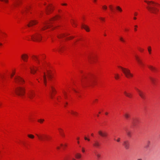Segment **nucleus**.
<instances>
[{"instance_id":"obj_1","label":"nucleus","mask_w":160,"mask_h":160,"mask_svg":"<svg viewBox=\"0 0 160 160\" xmlns=\"http://www.w3.org/2000/svg\"><path fill=\"white\" fill-rule=\"evenodd\" d=\"M45 57L44 55L38 56H33L32 58L36 65L34 66L28 62L25 65V67L29 68L32 73L36 74V77L38 82L43 83L47 86L48 81L51 80L53 76L50 67L48 64L42 60L45 58Z\"/></svg>"},{"instance_id":"obj_2","label":"nucleus","mask_w":160,"mask_h":160,"mask_svg":"<svg viewBox=\"0 0 160 160\" xmlns=\"http://www.w3.org/2000/svg\"><path fill=\"white\" fill-rule=\"evenodd\" d=\"M73 92L76 93L78 92V91L76 90L75 86L67 87L63 89L62 91V96H59L56 99L54 102H60L63 104L64 107L68 104V101L70 99V93Z\"/></svg>"},{"instance_id":"obj_3","label":"nucleus","mask_w":160,"mask_h":160,"mask_svg":"<svg viewBox=\"0 0 160 160\" xmlns=\"http://www.w3.org/2000/svg\"><path fill=\"white\" fill-rule=\"evenodd\" d=\"M38 23L37 21L35 20H32L29 21L27 25L30 29L33 30L32 32L30 33V35L28 38L31 39L34 41L39 42L42 39V37L41 36L39 32L36 29H33L31 28V27L36 24Z\"/></svg>"},{"instance_id":"obj_4","label":"nucleus","mask_w":160,"mask_h":160,"mask_svg":"<svg viewBox=\"0 0 160 160\" xmlns=\"http://www.w3.org/2000/svg\"><path fill=\"white\" fill-rule=\"evenodd\" d=\"M94 77L91 74L83 73L79 85H76L75 87L78 88L80 85L84 87L91 85L94 82Z\"/></svg>"},{"instance_id":"obj_5","label":"nucleus","mask_w":160,"mask_h":160,"mask_svg":"<svg viewBox=\"0 0 160 160\" xmlns=\"http://www.w3.org/2000/svg\"><path fill=\"white\" fill-rule=\"evenodd\" d=\"M15 72L13 71L12 73L8 74H0V78L2 81L7 80L9 78H11L13 81L16 83L23 84L24 82V81L21 78L18 76H14Z\"/></svg>"},{"instance_id":"obj_6","label":"nucleus","mask_w":160,"mask_h":160,"mask_svg":"<svg viewBox=\"0 0 160 160\" xmlns=\"http://www.w3.org/2000/svg\"><path fill=\"white\" fill-rule=\"evenodd\" d=\"M14 92L17 95L23 96H27L31 99H32L35 97V94L34 91L32 90H30L26 94L25 92L24 88L22 87H18L14 88Z\"/></svg>"},{"instance_id":"obj_7","label":"nucleus","mask_w":160,"mask_h":160,"mask_svg":"<svg viewBox=\"0 0 160 160\" xmlns=\"http://www.w3.org/2000/svg\"><path fill=\"white\" fill-rule=\"evenodd\" d=\"M144 2L147 3L148 6L146 7V8L150 12L156 14L158 11L159 4L153 1H145Z\"/></svg>"},{"instance_id":"obj_8","label":"nucleus","mask_w":160,"mask_h":160,"mask_svg":"<svg viewBox=\"0 0 160 160\" xmlns=\"http://www.w3.org/2000/svg\"><path fill=\"white\" fill-rule=\"evenodd\" d=\"M60 18V17L59 15H57L55 17H53L49 21L46 22L41 29L43 30L48 28H51L52 29H54L56 27L52 25L53 22H55L56 20Z\"/></svg>"},{"instance_id":"obj_9","label":"nucleus","mask_w":160,"mask_h":160,"mask_svg":"<svg viewBox=\"0 0 160 160\" xmlns=\"http://www.w3.org/2000/svg\"><path fill=\"white\" fill-rule=\"evenodd\" d=\"M119 68L122 70L127 78H130L133 77V74L131 73L129 69L121 67H119Z\"/></svg>"},{"instance_id":"obj_10","label":"nucleus","mask_w":160,"mask_h":160,"mask_svg":"<svg viewBox=\"0 0 160 160\" xmlns=\"http://www.w3.org/2000/svg\"><path fill=\"white\" fill-rule=\"evenodd\" d=\"M58 38L60 40V42H61V41H64L66 40H69L72 39L73 38V37L72 36H68V35L67 34H62L57 36Z\"/></svg>"},{"instance_id":"obj_11","label":"nucleus","mask_w":160,"mask_h":160,"mask_svg":"<svg viewBox=\"0 0 160 160\" xmlns=\"http://www.w3.org/2000/svg\"><path fill=\"white\" fill-rule=\"evenodd\" d=\"M12 4L10 5L9 7L12 8H17L19 7L22 3V0H13Z\"/></svg>"},{"instance_id":"obj_12","label":"nucleus","mask_w":160,"mask_h":160,"mask_svg":"<svg viewBox=\"0 0 160 160\" xmlns=\"http://www.w3.org/2000/svg\"><path fill=\"white\" fill-rule=\"evenodd\" d=\"M47 90L49 92L50 96L51 98L53 99L52 93L55 92V90L52 84H48V86L47 88Z\"/></svg>"},{"instance_id":"obj_13","label":"nucleus","mask_w":160,"mask_h":160,"mask_svg":"<svg viewBox=\"0 0 160 160\" xmlns=\"http://www.w3.org/2000/svg\"><path fill=\"white\" fill-rule=\"evenodd\" d=\"M31 9V6L30 5L25 6L22 7L20 9V12L23 15L25 14L27 12H28Z\"/></svg>"},{"instance_id":"obj_14","label":"nucleus","mask_w":160,"mask_h":160,"mask_svg":"<svg viewBox=\"0 0 160 160\" xmlns=\"http://www.w3.org/2000/svg\"><path fill=\"white\" fill-rule=\"evenodd\" d=\"M44 5L45 6V12L47 14L51 12L53 9V7L51 4H49L47 5L45 4Z\"/></svg>"},{"instance_id":"obj_15","label":"nucleus","mask_w":160,"mask_h":160,"mask_svg":"<svg viewBox=\"0 0 160 160\" xmlns=\"http://www.w3.org/2000/svg\"><path fill=\"white\" fill-rule=\"evenodd\" d=\"M92 146L96 148H99L101 146V142L98 140H95L92 143Z\"/></svg>"},{"instance_id":"obj_16","label":"nucleus","mask_w":160,"mask_h":160,"mask_svg":"<svg viewBox=\"0 0 160 160\" xmlns=\"http://www.w3.org/2000/svg\"><path fill=\"white\" fill-rule=\"evenodd\" d=\"M135 89L138 92V94L142 98V99H144L145 98V93L143 92V91L140 90L138 88H136V87H135Z\"/></svg>"},{"instance_id":"obj_17","label":"nucleus","mask_w":160,"mask_h":160,"mask_svg":"<svg viewBox=\"0 0 160 160\" xmlns=\"http://www.w3.org/2000/svg\"><path fill=\"white\" fill-rule=\"evenodd\" d=\"M134 56L135 59L140 65V66L141 68H143L145 66L144 64L142 62V61L139 58V57L137 55L134 54Z\"/></svg>"},{"instance_id":"obj_18","label":"nucleus","mask_w":160,"mask_h":160,"mask_svg":"<svg viewBox=\"0 0 160 160\" xmlns=\"http://www.w3.org/2000/svg\"><path fill=\"white\" fill-rule=\"evenodd\" d=\"M36 135L38 138V139L41 141H44V139H48L49 137L48 136L43 134L39 135L37 134H36Z\"/></svg>"},{"instance_id":"obj_19","label":"nucleus","mask_w":160,"mask_h":160,"mask_svg":"<svg viewBox=\"0 0 160 160\" xmlns=\"http://www.w3.org/2000/svg\"><path fill=\"white\" fill-rule=\"evenodd\" d=\"M122 145L126 149H128L129 148V142L128 140H124L122 143Z\"/></svg>"},{"instance_id":"obj_20","label":"nucleus","mask_w":160,"mask_h":160,"mask_svg":"<svg viewBox=\"0 0 160 160\" xmlns=\"http://www.w3.org/2000/svg\"><path fill=\"white\" fill-rule=\"evenodd\" d=\"M6 36V34L4 33L0 32V46L2 45V44L1 42L3 40L4 38Z\"/></svg>"},{"instance_id":"obj_21","label":"nucleus","mask_w":160,"mask_h":160,"mask_svg":"<svg viewBox=\"0 0 160 160\" xmlns=\"http://www.w3.org/2000/svg\"><path fill=\"white\" fill-rule=\"evenodd\" d=\"M64 160H76L71 154L66 155L64 158Z\"/></svg>"},{"instance_id":"obj_22","label":"nucleus","mask_w":160,"mask_h":160,"mask_svg":"<svg viewBox=\"0 0 160 160\" xmlns=\"http://www.w3.org/2000/svg\"><path fill=\"white\" fill-rule=\"evenodd\" d=\"M87 57L88 59L90 61L94 60L95 58V55L91 53L89 54Z\"/></svg>"},{"instance_id":"obj_23","label":"nucleus","mask_w":160,"mask_h":160,"mask_svg":"<svg viewBox=\"0 0 160 160\" xmlns=\"http://www.w3.org/2000/svg\"><path fill=\"white\" fill-rule=\"evenodd\" d=\"M98 133L102 137H106L108 135L107 132L105 131H99L98 132Z\"/></svg>"},{"instance_id":"obj_24","label":"nucleus","mask_w":160,"mask_h":160,"mask_svg":"<svg viewBox=\"0 0 160 160\" xmlns=\"http://www.w3.org/2000/svg\"><path fill=\"white\" fill-rule=\"evenodd\" d=\"M21 58L24 62H27L28 57L27 55L23 54L21 56Z\"/></svg>"},{"instance_id":"obj_25","label":"nucleus","mask_w":160,"mask_h":160,"mask_svg":"<svg viewBox=\"0 0 160 160\" xmlns=\"http://www.w3.org/2000/svg\"><path fill=\"white\" fill-rule=\"evenodd\" d=\"M139 122V119L137 118H134L132 120V122L133 125L135 126Z\"/></svg>"},{"instance_id":"obj_26","label":"nucleus","mask_w":160,"mask_h":160,"mask_svg":"<svg viewBox=\"0 0 160 160\" xmlns=\"http://www.w3.org/2000/svg\"><path fill=\"white\" fill-rule=\"evenodd\" d=\"M123 93L126 96L130 98L132 97V95L131 93H128L126 91H124Z\"/></svg>"},{"instance_id":"obj_27","label":"nucleus","mask_w":160,"mask_h":160,"mask_svg":"<svg viewBox=\"0 0 160 160\" xmlns=\"http://www.w3.org/2000/svg\"><path fill=\"white\" fill-rule=\"evenodd\" d=\"M148 67L150 70L153 72H155L157 71V69L152 66L148 65Z\"/></svg>"},{"instance_id":"obj_28","label":"nucleus","mask_w":160,"mask_h":160,"mask_svg":"<svg viewBox=\"0 0 160 160\" xmlns=\"http://www.w3.org/2000/svg\"><path fill=\"white\" fill-rule=\"evenodd\" d=\"M82 28L85 29L88 32L89 31V28L87 25L85 24H82Z\"/></svg>"},{"instance_id":"obj_29","label":"nucleus","mask_w":160,"mask_h":160,"mask_svg":"<svg viewBox=\"0 0 160 160\" xmlns=\"http://www.w3.org/2000/svg\"><path fill=\"white\" fill-rule=\"evenodd\" d=\"M149 78L152 83L153 84H155L156 81V79L152 77H150Z\"/></svg>"},{"instance_id":"obj_30","label":"nucleus","mask_w":160,"mask_h":160,"mask_svg":"<svg viewBox=\"0 0 160 160\" xmlns=\"http://www.w3.org/2000/svg\"><path fill=\"white\" fill-rule=\"evenodd\" d=\"M58 131L61 135L62 137H64V134L63 133V130L60 128H59L58 129Z\"/></svg>"},{"instance_id":"obj_31","label":"nucleus","mask_w":160,"mask_h":160,"mask_svg":"<svg viewBox=\"0 0 160 160\" xmlns=\"http://www.w3.org/2000/svg\"><path fill=\"white\" fill-rule=\"evenodd\" d=\"M124 116L126 119H128L130 117V114L129 113L126 112L124 114Z\"/></svg>"},{"instance_id":"obj_32","label":"nucleus","mask_w":160,"mask_h":160,"mask_svg":"<svg viewBox=\"0 0 160 160\" xmlns=\"http://www.w3.org/2000/svg\"><path fill=\"white\" fill-rule=\"evenodd\" d=\"M69 112L73 116H76L78 114V113L72 110L69 111Z\"/></svg>"},{"instance_id":"obj_33","label":"nucleus","mask_w":160,"mask_h":160,"mask_svg":"<svg viewBox=\"0 0 160 160\" xmlns=\"http://www.w3.org/2000/svg\"><path fill=\"white\" fill-rule=\"evenodd\" d=\"M150 141H148L146 143L145 148H148L149 147V145L150 144Z\"/></svg>"},{"instance_id":"obj_34","label":"nucleus","mask_w":160,"mask_h":160,"mask_svg":"<svg viewBox=\"0 0 160 160\" xmlns=\"http://www.w3.org/2000/svg\"><path fill=\"white\" fill-rule=\"evenodd\" d=\"M75 157L77 159H80L82 157V155L80 153H77L75 154Z\"/></svg>"},{"instance_id":"obj_35","label":"nucleus","mask_w":160,"mask_h":160,"mask_svg":"<svg viewBox=\"0 0 160 160\" xmlns=\"http://www.w3.org/2000/svg\"><path fill=\"white\" fill-rule=\"evenodd\" d=\"M64 49V48L63 47V46H62L58 48L57 49V50L59 52H62V51Z\"/></svg>"},{"instance_id":"obj_36","label":"nucleus","mask_w":160,"mask_h":160,"mask_svg":"<svg viewBox=\"0 0 160 160\" xmlns=\"http://www.w3.org/2000/svg\"><path fill=\"white\" fill-rule=\"evenodd\" d=\"M126 132L127 135L129 137H131V132L130 131L127 130L126 131Z\"/></svg>"},{"instance_id":"obj_37","label":"nucleus","mask_w":160,"mask_h":160,"mask_svg":"<svg viewBox=\"0 0 160 160\" xmlns=\"http://www.w3.org/2000/svg\"><path fill=\"white\" fill-rule=\"evenodd\" d=\"M148 52L150 54H151L152 48L151 46H149L148 48Z\"/></svg>"},{"instance_id":"obj_38","label":"nucleus","mask_w":160,"mask_h":160,"mask_svg":"<svg viewBox=\"0 0 160 160\" xmlns=\"http://www.w3.org/2000/svg\"><path fill=\"white\" fill-rule=\"evenodd\" d=\"M0 1L3 2V3L6 4H8V0H0Z\"/></svg>"},{"instance_id":"obj_39","label":"nucleus","mask_w":160,"mask_h":160,"mask_svg":"<svg viewBox=\"0 0 160 160\" xmlns=\"http://www.w3.org/2000/svg\"><path fill=\"white\" fill-rule=\"evenodd\" d=\"M116 9H117V10L118 11L120 12H121L122 11V8L120 7L119 6H117L116 7Z\"/></svg>"},{"instance_id":"obj_40","label":"nucleus","mask_w":160,"mask_h":160,"mask_svg":"<svg viewBox=\"0 0 160 160\" xmlns=\"http://www.w3.org/2000/svg\"><path fill=\"white\" fill-rule=\"evenodd\" d=\"M28 137L31 138H33L34 137V136L32 134H28Z\"/></svg>"},{"instance_id":"obj_41","label":"nucleus","mask_w":160,"mask_h":160,"mask_svg":"<svg viewBox=\"0 0 160 160\" xmlns=\"http://www.w3.org/2000/svg\"><path fill=\"white\" fill-rule=\"evenodd\" d=\"M60 146L63 149H64L67 146V145L66 144H61Z\"/></svg>"},{"instance_id":"obj_42","label":"nucleus","mask_w":160,"mask_h":160,"mask_svg":"<svg viewBox=\"0 0 160 160\" xmlns=\"http://www.w3.org/2000/svg\"><path fill=\"white\" fill-rule=\"evenodd\" d=\"M115 78L116 79H118L119 78V76L118 74H115Z\"/></svg>"},{"instance_id":"obj_43","label":"nucleus","mask_w":160,"mask_h":160,"mask_svg":"<svg viewBox=\"0 0 160 160\" xmlns=\"http://www.w3.org/2000/svg\"><path fill=\"white\" fill-rule=\"evenodd\" d=\"M44 121V119H38V121L42 123H43V121Z\"/></svg>"},{"instance_id":"obj_44","label":"nucleus","mask_w":160,"mask_h":160,"mask_svg":"<svg viewBox=\"0 0 160 160\" xmlns=\"http://www.w3.org/2000/svg\"><path fill=\"white\" fill-rule=\"evenodd\" d=\"M134 30L135 32H136L137 31V28H138V26L137 25H135L134 26Z\"/></svg>"},{"instance_id":"obj_45","label":"nucleus","mask_w":160,"mask_h":160,"mask_svg":"<svg viewBox=\"0 0 160 160\" xmlns=\"http://www.w3.org/2000/svg\"><path fill=\"white\" fill-rule=\"evenodd\" d=\"M81 151L82 153H84L85 152V148L84 147L81 148Z\"/></svg>"},{"instance_id":"obj_46","label":"nucleus","mask_w":160,"mask_h":160,"mask_svg":"<svg viewBox=\"0 0 160 160\" xmlns=\"http://www.w3.org/2000/svg\"><path fill=\"white\" fill-rule=\"evenodd\" d=\"M95 153L96 154V156L97 157V158L98 159H99L100 158V157H101L100 154H97L96 153Z\"/></svg>"},{"instance_id":"obj_47","label":"nucleus","mask_w":160,"mask_h":160,"mask_svg":"<svg viewBox=\"0 0 160 160\" xmlns=\"http://www.w3.org/2000/svg\"><path fill=\"white\" fill-rule=\"evenodd\" d=\"M119 39L122 42H125V40L123 39V38L122 37H120Z\"/></svg>"},{"instance_id":"obj_48","label":"nucleus","mask_w":160,"mask_h":160,"mask_svg":"<svg viewBox=\"0 0 160 160\" xmlns=\"http://www.w3.org/2000/svg\"><path fill=\"white\" fill-rule=\"evenodd\" d=\"M109 8L112 11V12L113 11V8L111 5H110L109 6Z\"/></svg>"},{"instance_id":"obj_49","label":"nucleus","mask_w":160,"mask_h":160,"mask_svg":"<svg viewBox=\"0 0 160 160\" xmlns=\"http://www.w3.org/2000/svg\"><path fill=\"white\" fill-rule=\"evenodd\" d=\"M138 50L140 52H143L144 51V49L141 48H138Z\"/></svg>"},{"instance_id":"obj_50","label":"nucleus","mask_w":160,"mask_h":160,"mask_svg":"<svg viewBox=\"0 0 160 160\" xmlns=\"http://www.w3.org/2000/svg\"><path fill=\"white\" fill-rule=\"evenodd\" d=\"M114 140H116L117 141V142H120V138H118L116 140L115 139Z\"/></svg>"},{"instance_id":"obj_51","label":"nucleus","mask_w":160,"mask_h":160,"mask_svg":"<svg viewBox=\"0 0 160 160\" xmlns=\"http://www.w3.org/2000/svg\"><path fill=\"white\" fill-rule=\"evenodd\" d=\"M84 139L86 140H87L88 141H90V139L89 138H87L86 137H85L84 138Z\"/></svg>"},{"instance_id":"obj_52","label":"nucleus","mask_w":160,"mask_h":160,"mask_svg":"<svg viewBox=\"0 0 160 160\" xmlns=\"http://www.w3.org/2000/svg\"><path fill=\"white\" fill-rule=\"evenodd\" d=\"M102 8L106 10L107 9V7L106 6H103L102 7Z\"/></svg>"},{"instance_id":"obj_53","label":"nucleus","mask_w":160,"mask_h":160,"mask_svg":"<svg viewBox=\"0 0 160 160\" xmlns=\"http://www.w3.org/2000/svg\"><path fill=\"white\" fill-rule=\"evenodd\" d=\"M100 19L102 21H104V18H100Z\"/></svg>"},{"instance_id":"obj_54","label":"nucleus","mask_w":160,"mask_h":160,"mask_svg":"<svg viewBox=\"0 0 160 160\" xmlns=\"http://www.w3.org/2000/svg\"><path fill=\"white\" fill-rule=\"evenodd\" d=\"M61 5L62 6H64V5H67V4L66 3H62L61 4Z\"/></svg>"},{"instance_id":"obj_55","label":"nucleus","mask_w":160,"mask_h":160,"mask_svg":"<svg viewBox=\"0 0 160 160\" xmlns=\"http://www.w3.org/2000/svg\"><path fill=\"white\" fill-rule=\"evenodd\" d=\"M137 14H137V13H136V12H135V13H134V15L135 16H137Z\"/></svg>"},{"instance_id":"obj_56","label":"nucleus","mask_w":160,"mask_h":160,"mask_svg":"<svg viewBox=\"0 0 160 160\" xmlns=\"http://www.w3.org/2000/svg\"><path fill=\"white\" fill-rule=\"evenodd\" d=\"M57 149L58 150L60 148V147L59 146H58L57 147Z\"/></svg>"},{"instance_id":"obj_57","label":"nucleus","mask_w":160,"mask_h":160,"mask_svg":"<svg viewBox=\"0 0 160 160\" xmlns=\"http://www.w3.org/2000/svg\"><path fill=\"white\" fill-rule=\"evenodd\" d=\"M97 99H95V100H94L92 102H95L96 101H97Z\"/></svg>"},{"instance_id":"obj_58","label":"nucleus","mask_w":160,"mask_h":160,"mask_svg":"<svg viewBox=\"0 0 160 160\" xmlns=\"http://www.w3.org/2000/svg\"><path fill=\"white\" fill-rule=\"evenodd\" d=\"M91 135L92 137H94V134L93 133H91Z\"/></svg>"},{"instance_id":"obj_59","label":"nucleus","mask_w":160,"mask_h":160,"mask_svg":"<svg viewBox=\"0 0 160 160\" xmlns=\"http://www.w3.org/2000/svg\"><path fill=\"white\" fill-rule=\"evenodd\" d=\"M125 31H129V29H125Z\"/></svg>"},{"instance_id":"obj_60","label":"nucleus","mask_w":160,"mask_h":160,"mask_svg":"<svg viewBox=\"0 0 160 160\" xmlns=\"http://www.w3.org/2000/svg\"><path fill=\"white\" fill-rule=\"evenodd\" d=\"M137 160H142L141 158H138Z\"/></svg>"},{"instance_id":"obj_61","label":"nucleus","mask_w":160,"mask_h":160,"mask_svg":"<svg viewBox=\"0 0 160 160\" xmlns=\"http://www.w3.org/2000/svg\"><path fill=\"white\" fill-rule=\"evenodd\" d=\"M133 19H134V20H136L137 19V18L136 17H134L133 18Z\"/></svg>"},{"instance_id":"obj_62","label":"nucleus","mask_w":160,"mask_h":160,"mask_svg":"<svg viewBox=\"0 0 160 160\" xmlns=\"http://www.w3.org/2000/svg\"><path fill=\"white\" fill-rule=\"evenodd\" d=\"M105 114L106 115H107L108 114V113L107 112H106Z\"/></svg>"},{"instance_id":"obj_63","label":"nucleus","mask_w":160,"mask_h":160,"mask_svg":"<svg viewBox=\"0 0 160 160\" xmlns=\"http://www.w3.org/2000/svg\"><path fill=\"white\" fill-rule=\"evenodd\" d=\"M77 143L78 144H79V141H78L77 142Z\"/></svg>"},{"instance_id":"obj_64","label":"nucleus","mask_w":160,"mask_h":160,"mask_svg":"<svg viewBox=\"0 0 160 160\" xmlns=\"http://www.w3.org/2000/svg\"><path fill=\"white\" fill-rule=\"evenodd\" d=\"M96 0H93V2H96Z\"/></svg>"}]
</instances>
